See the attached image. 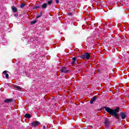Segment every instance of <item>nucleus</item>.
<instances>
[{
    "label": "nucleus",
    "mask_w": 129,
    "mask_h": 129,
    "mask_svg": "<svg viewBox=\"0 0 129 129\" xmlns=\"http://www.w3.org/2000/svg\"><path fill=\"white\" fill-rule=\"evenodd\" d=\"M96 97H95V96H94L93 98H92L91 99V101H90V103H91V104H93V102L94 101H95V100H96Z\"/></svg>",
    "instance_id": "nucleus-5"
},
{
    "label": "nucleus",
    "mask_w": 129,
    "mask_h": 129,
    "mask_svg": "<svg viewBox=\"0 0 129 129\" xmlns=\"http://www.w3.org/2000/svg\"><path fill=\"white\" fill-rule=\"evenodd\" d=\"M6 78H7V79H8L9 78V75L7 74H6Z\"/></svg>",
    "instance_id": "nucleus-18"
},
{
    "label": "nucleus",
    "mask_w": 129,
    "mask_h": 129,
    "mask_svg": "<svg viewBox=\"0 0 129 129\" xmlns=\"http://www.w3.org/2000/svg\"><path fill=\"white\" fill-rule=\"evenodd\" d=\"M104 123L106 125L108 124V123H109V122L108 121V120L107 119H105Z\"/></svg>",
    "instance_id": "nucleus-13"
},
{
    "label": "nucleus",
    "mask_w": 129,
    "mask_h": 129,
    "mask_svg": "<svg viewBox=\"0 0 129 129\" xmlns=\"http://www.w3.org/2000/svg\"><path fill=\"white\" fill-rule=\"evenodd\" d=\"M12 9L13 12H14V13H17V12H18V10L17 9V8L15 7V6H12Z\"/></svg>",
    "instance_id": "nucleus-8"
},
{
    "label": "nucleus",
    "mask_w": 129,
    "mask_h": 129,
    "mask_svg": "<svg viewBox=\"0 0 129 129\" xmlns=\"http://www.w3.org/2000/svg\"><path fill=\"white\" fill-rule=\"evenodd\" d=\"M76 57H73V62H72V65H74L75 63H76Z\"/></svg>",
    "instance_id": "nucleus-9"
},
{
    "label": "nucleus",
    "mask_w": 129,
    "mask_h": 129,
    "mask_svg": "<svg viewBox=\"0 0 129 129\" xmlns=\"http://www.w3.org/2000/svg\"><path fill=\"white\" fill-rule=\"evenodd\" d=\"M36 23H37L36 21H33L31 22V24L34 25V24H36Z\"/></svg>",
    "instance_id": "nucleus-16"
},
{
    "label": "nucleus",
    "mask_w": 129,
    "mask_h": 129,
    "mask_svg": "<svg viewBox=\"0 0 129 129\" xmlns=\"http://www.w3.org/2000/svg\"><path fill=\"white\" fill-rule=\"evenodd\" d=\"M5 102H6L7 103H8L9 102H12V99H7L5 100Z\"/></svg>",
    "instance_id": "nucleus-12"
},
{
    "label": "nucleus",
    "mask_w": 129,
    "mask_h": 129,
    "mask_svg": "<svg viewBox=\"0 0 129 129\" xmlns=\"http://www.w3.org/2000/svg\"><path fill=\"white\" fill-rule=\"evenodd\" d=\"M15 88H16L17 90H21L22 89V88H21L19 86H15Z\"/></svg>",
    "instance_id": "nucleus-11"
},
{
    "label": "nucleus",
    "mask_w": 129,
    "mask_h": 129,
    "mask_svg": "<svg viewBox=\"0 0 129 129\" xmlns=\"http://www.w3.org/2000/svg\"><path fill=\"white\" fill-rule=\"evenodd\" d=\"M82 59H87L88 60L90 58V55L88 52H86L81 56Z\"/></svg>",
    "instance_id": "nucleus-2"
},
{
    "label": "nucleus",
    "mask_w": 129,
    "mask_h": 129,
    "mask_svg": "<svg viewBox=\"0 0 129 129\" xmlns=\"http://www.w3.org/2000/svg\"><path fill=\"white\" fill-rule=\"evenodd\" d=\"M56 4H59V0H55Z\"/></svg>",
    "instance_id": "nucleus-20"
},
{
    "label": "nucleus",
    "mask_w": 129,
    "mask_h": 129,
    "mask_svg": "<svg viewBox=\"0 0 129 129\" xmlns=\"http://www.w3.org/2000/svg\"><path fill=\"white\" fill-rule=\"evenodd\" d=\"M53 4V1L51 0L48 2V5H52Z\"/></svg>",
    "instance_id": "nucleus-14"
},
{
    "label": "nucleus",
    "mask_w": 129,
    "mask_h": 129,
    "mask_svg": "<svg viewBox=\"0 0 129 129\" xmlns=\"http://www.w3.org/2000/svg\"><path fill=\"white\" fill-rule=\"evenodd\" d=\"M24 7H25V4H24V3L21 4V5H20V8L21 9H23V8H24Z\"/></svg>",
    "instance_id": "nucleus-15"
},
{
    "label": "nucleus",
    "mask_w": 129,
    "mask_h": 129,
    "mask_svg": "<svg viewBox=\"0 0 129 129\" xmlns=\"http://www.w3.org/2000/svg\"><path fill=\"white\" fill-rule=\"evenodd\" d=\"M61 71L63 73H67V72H68V70H67V68L66 67L61 68Z\"/></svg>",
    "instance_id": "nucleus-4"
},
{
    "label": "nucleus",
    "mask_w": 129,
    "mask_h": 129,
    "mask_svg": "<svg viewBox=\"0 0 129 129\" xmlns=\"http://www.w3.org/2000/svg\"><path fill=\"white\" fill-rule=\"evenodd\" d=\"M104 108L108 113L111 115H114L115 117L117 118V113L118 112V110H119V108L117 107L115 109H112L108 107H104Z\"/></svg>",
    "instance_id": "nucleus-1"
},
{
    "label": "nucleus",
    "mask_w": 129,
    "mask_h": 129,
    "mask_svg": "<svg viewBox=\"0 0 129 129\" xmlns=\"http://www.w3.org/2000/svg\"><path fill=\"white\" fill-rule=\"evenodd\" d=\"M68 15L69 16H72V13H69Z\"/></svg>",
    "instance_id": "nucleus-21"
},
{
    "label": "nucleus",
    "mask_w": 129,
    "mask_h": 129,
    "mask_svg": "<svg viewBox=\"0 0 129 129\" xmlns=\"http://www.w3.org/2000/svg\"><path fill=\"white\" fill-rule=\"evenodd\" d=\"M120 116L122 118V119H124L126 117L125 114L124 113L121 112L120 113Z\"/></svg>",
    "instance_id": "nucleus-6"
},
{
    "label": "nucleus",
    "mask_w": 129,
    "mask_h": 129,
    "mask_svg": "<svg viewBox=\"0 0 129 129\" xmlns=\"http://www.w3.org/2000/svg\"><path fill=\"white\" fill-rule=\"evenodd\" d=\"M31 124L32 126H37V125H39V124H40V122L38 121H33L31 123Z\"/></svg>",
    "instance_id": "nucleus-3"
},
{
    "label": "nucleus",
    "mask_w": 129,
    "mask_h": 129,
    "mask_svg": "<svg viewBox=\"0 0 129 129\" xmlns=\"http://www.w3.org/2000/svg\"><path fill=\"white\" fill-rule=\"evenodd\" d=\"M25 117H26V118H31V116L30 114L27 113L25 115Z\"/></svg>",
    "instance_id": "nucleus-10"
},
{
    "label": "nucleus",
    "mask_w": 129,
    "mask_h": 129,
    "mask_svg": "<svg viewBox=\"0 0 129 129\" xmlns=\"http://www.w3.org/2000/svg\"><path fill=\"white\" fill-rule=\"evenodd\" d=\"M47 6H48V4L47 3H44L41 7L42 9H47Z\"/></svg>",
    "instance_id": "nucleus-7"
},
{
    "label": "nucleus",
    "mask_w": 129,
    "mask_h": 129,
    "mask_svg": "<svg viewBox=\"0 0 129 129\" xmlns=\"http://www.w3.org/2000/svg\"><path fill=\"white\" fill-rule=\"evenodd\" d=\"M40 8H41V7H40V6L35 7L34 8V9H40Z\"/></svg>",
    "instance_id": "nucleus-19"
},
{
    "label": "nucleus",
    "mask_w": 129,
    "mask_h": 129,
    "mask_svg": "<svg viewBox=\"0 0 129 129\" xmlns=\"http://www.w3.org/2000/svg\"><path fill=\"white\" fill-rule=\"evenodd\" d=\"M43 129H46V126H43Z\"/></svg>",
    "instance_id": "nucleus-22"
},
{
    "label": "nucleus",
    "mask_w": 129,
    "mask_h": 129,
    "mask_svg": "<svg viewBox=\"0 0 129 129\" xmlns=\"http://www.w3.org/2000/svg\"><path fill=\"white\" fill-rule=\"evenodd\" d=\"M37 18H40V16H37Z\"/></svg>",
    "instance_id": "nucleus-23"
},
{
    "label": "nucleus",
    "mask_w": 129,
    "mask_h": 129,
    "mask_svg": "<svg viewBox=\"0 0 129 129\" xmlns=\"http://www.w3.org/2000/svg\"><path fill=\"white\" fill-rule=\"evenodd\" d=\"M3 74H4V75L6 76L7 74H8L7 73V71H4V72H3Z\"/></svg>",
    "instance_id": "nucleus-17"
}]
</instances>
